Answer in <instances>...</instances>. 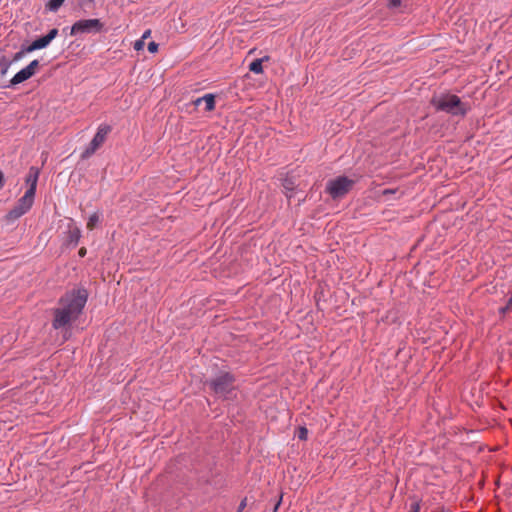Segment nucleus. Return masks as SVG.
Masks as SVG:
<instances>
[{"label":"nucleus","instance_id":"obj_10","mask_svg":"<svg viewBox=\"0 0 512 512\" xmlns=\"http://www.w3.org/2000/svg\"><path fill=\"white\" fill-rule=\"evenodd\" d=\"M39 175H40L39 168L34 167V166L29 168V171L25 178V183L28 186L26 193H30L31 195L35 196Z\"/></svg>","mask_w":512,"mask_h":512},{"label":"nucleus","instance_id":"obj_27","mask_svg":"<svg viewBox=\"0 0 512 512\" xmlns=\"http://www.w3.org/2000/svg\"><path fill=\"white\" fill-rule=\"evenodd\" d=\"M4 183H5L4 174L2 171H0V189L4 186Z\"/></svg>","mask_w":512,"mask_h":512},{"label":"nucleus","instance_id":"obj_20","mask_svg":"<svg viewBox=\"0 0 512 512\" xmlns=\"http://www.w3.org/2000/svg\"><path fill=\"white\" fill-rule=\"evenodd\" d=\"M148 51L150 53H156L158 51V44L156 42H150L148 44Z\"/></svg>","mask_w":512,"mask_h":512},{"label":"nucleus","instance_id":"obj_17","mask_svg":"<svg viewBox=\"0 0 512 512\" xmlns=\"http://www.w3.org/2000/svg\"><path fill=\"white\" fill-rule=\"evenodd\" d=\"M10 67V62L7 61L5 57L2 58V61L0 62V72L1 74H5Z\"/></svg>","mask_w":512,"mask_h":512},{"label":"nucleus","instance_id":"obj_25","mask_svg":"<svg viewBox=\"0 0 512 512\" xmlns=\"http://www.w3.org/2000/svg\"><path fill=\"white\" fill-rule=\"evenodd\" d=\"M150 35H151V30H150V29H148V30H146V31L143 33V35H142L141 39H143V40L145 41L147 38H149V37H150Z\"/></svg>","mask_w":512,"mask_h":512},{"label":"nucleus","instance_id":"obj_28","mask_svg":"<svg viewBox=\"0 0 512 512\" xmlns=\"http://www.w3.org/2000/svg\"><path fill=\"white\" fill-rule=\"evenodd\" d=\"M396 190H392V189H386L383 191V194L386 195V194H392V193H395Z\"/></svg>","mask_w":512,"mask_h":512},{"label":"nucleus","instance_id":"obj_26","mask_svg":"<svg viewBox=\"0 0 512 512\" xmlns=\"http://www.w3.org/2000/svg\"><path fill=\"white\" fill-rule=\"evenodd\" d=\"M86 253H87V250H86V248H85V247H81V248L79 249L78 254H79V256H80V257H84V256L86 255Z\"/></svg>","mask_w":512,"mask_h":512},{"label":"nucleus","instance_id":"obj_4","mask_svg":"<svg viewBox=\"0 0 512 512\" xmlns=\"http://www.w3.org/2000/svg\"><path fill=\"white\" fill-rule=\"evenodd\" d=\"M111 131L112 127L110 125L105 123L100 124L93 139L82 152L81 159L84 160L90 158L100 147H102Z\"/></svg>","mask_w":512,"mask_h":512},{"label":"nucleus","instance_id":"obj_22","mask_svg":"<svg viewBox=\"0 0 512 512\" xmlns=\"http://www.w3.org/2000/svg\"><path fill=\"white\" fill-rule=\"evenodd\" d=\"M246 506H247V498H244L240 502V504L238 506V509H237V512H242L246 508Z\"/></svg>","mask_w":512,"mask_h":512},{"label":"nucleus","instance_id":"obj_19","mask_svg":"<svg viewBox=\"0 0 512 512\" xmlns=\"http://www.w3.org/2000/svg\"><path fill=\"white\" fill-rule=\"evenodd\" d=\"M144 45H145V41L143 39H139V40L135 41L134 49L136 51H140L144 48Z\"/></svg>","mask_w":512,"mask_h":512},{"label":"nucleus","instance_id":"obj_16","mask_svg":"<svg viewBox=\"0 0 512 512\" xmlns=\"http://www.w3.org/2000/svg\"><path fill=\"white\" fill-rule=\"evenodd\" d=\"M297 437L302 440V441H306L307 440V437H308V430L306 427L304 426H301L298 428L297 430Z\"/></svg>","mask_w":512,"mask_h":512},{"label":"nucleus","instance_id":"obj_9","mask_svg":"<svg viewBox=\"0 0 512 512\" xmlns=\"http://www.w3.org/2000/svg\"><path fill=\"white\" fill-rule=\"evenodd\" d=\"M58 35V29H51L47 35L42 36L36 40H34L29 46L25 47V51L27 53L33 52L38 49H42L47 47L51 41L56 38Z\"/></svg>","mask_w":512,"mask_h":512},{"label":"nucleus","instance_id":"obj_15","mask_svg":"<svg viewBox=\"0 0 512 512\" xmlns=\"http://www.w3.org/2000/svg\"><path fill=\"white\" fill-rule=\"evenodd\" d=\"M65 0H50L48 3H47V8L51 11H56L58 10L62 4L64 3Z\"/></svg>","mask_w":512,"mask_h":512},{"label":"nucleus","instance_id":"obj_18","mask_svg":"<svg viewBox=\"0 0 512 512\" xmlns=\"http://www.w3.org/2000/svg\"><path fill=\"white\" fill-rule=\"evenodd\" d=\"M512 311V295L509 297L507 304L505 307L500 309L501 314H506L508 312Z\"/></svg>","mask_w":512,"mask_h":512},{"label":"nucleus","instance_id":"obj_11","mask_svg":"<svg viewBox=\"0 0 512 512\" xmlns=\"http://www.w3.org/2000/svg\"><path fill=\"white\" fill-rule=\"evenodd\" d=\"M202 101L205 102V110L210 112L215 109V96L213 94H206L203 97L197 98L194 105L198 106Z\"/></svg>","mask_w":512,"mask_h":512},{"label":"nucleus","instance_id":"obj_29","mask_svg":"<svg viewBox=\"0 0 512 512\" xmlns=\"http://www.w3.org/2000/svg\"><path fill=\"white\" fill-rule=\"evenodd\" d=\"M280 503H281V499L278 501V503L275 505V508H274V511L273 512H277L279 506H280Z\"/></svg>","mask_w":512,"mask_h":512},{"label":"nucleus","instance_id":"obj_6","mask_svg":"<svg viewBox=\"0 0 512 512\" xmlns=\"http://www.w3.org/2000/svg\"><path fill=\"white\" fill-rule=\"evenodd\" d=\"M34 195L26 193L17 201L16 205L6 215L8 221H14L26 214L34 203Z\"/></svg>","mask_w":512,"mask_h":512},{"label":"nucleus","instance_id":"obj_14","mask_svg":"<svg viewBox=\"0 0 512 512\" xmlns=\"http://www.w3.org/2000/svg\"><path fill=\"white\" fill-rule=\"evenodd\" d=\"M99 220H100L99 214L93 213L88 219V222L86 225L87 229L90 231L93 230L96 227V225L98 224Z\"/></svg>","mask_w":512,"mask_h":512},{"label":"nucleus","instance_id":"obj_24","mask_svg":"<svg viewBox=\"0 0 512 512\" xmlns=\"http://www.w3.org/2000/svg\"><path fill=\"white\" fill-rule=\"evenodd\" d=\"M24 53H27V52L25 51V48H24L22 51L17 52V53L14 55L13 60H14V61H18V60H20V59L22 58V56L24 55Z\"/></svg>","mask_w":512,"mask_h":512},{"label":"nucleus","instance_id":"obj_8","mask_svg":"<svg viewBox=\"0 0 512 512\" xmlns=\"http://www.w3.org/2000/svg\"><path fill=\"white\" fill-rule=\"evenodd\" d=\"M39 67L40 62L38 60L31 61L29 65H27L25 68H23L14 75V77L10 80V84L17 85L28 80L29 78L35 75Z\"/></svg>","mask_w":512,"mask_h":512},{"label":"nucleus","instance_id":"obj_3","mask_svg":"<svg viewBox=\"0 0 512 512\" xmlns=\"http://www.w3.org/2000/svg\"><path fill=\"white\" fill-rule=\"evenodd\" d=\"M355 182L346 176H339L331 179L326 185V192L333 198H342L353 188Z\"/></svg>","mask_w":512,"mask_h":512},{"label":"nucleus","instance_id":"obj_12","mask_svg":"<svg viewBox=\"0 0 512 512\" xmlns=\"http://www.w3.org/2000/svg\"><path fill=\"white\" fill-rule=\"evenodd\" d=\"M270 60V57L269 56H265L263 58H260V59H255L254 61H252L249 65V70L256 73V74H261L263 73V62H267Z\"/></svg>","mask_w":512,"mask_h":512},{"label":"nucleus","instance_id":"obj_1","mask_svg":"<svg viewBox=\"0 0 512 512\" xmlns=\"http://www.w3.org/2000/svg\"><path fill=\"white\" fill-rule=\"evenodd\" d=\"M88 299L86 289H73L60 297L53 309L52 327L56 330L69 326L81 315Z\"/></svg>","mask_w":512,"mask_h":512},{"label":"nucleus","instance_id":"obj_2","mask_svg":"<svg viewBox=\"0 0 512 512\" xmlns=\"http://www.w3.org/2000/svg\"><path fill=\"white\" fill-rule=\"evenodd\" d=\"M432 104L438 111H444L452 115L464 116L468 110L461 99L454 94H444L437 99L434 98Z\"/></svg>","mask_w":512,"mask_h":512},{"label":"nucleus","instance_id":"obj_5","mask_svg":"<svg viewBox=\"0 0 512 512\" xmlns=\"http://www.w3.org/2000/svg\"><path fill=\"white\" fill-rule=\"evenodd\" d=\"M234 383V375L224 372L211 381L210 387L218 396L228 398V396L235 390Z\"/></svg>","mask_w":512,"mask_h":512},{"label":"nucleus","instance_id":"obj_21","mask_svg":"<svg viewBox=\"0 0 512 512\" xmlns=\"http://www.w3.org/2000/svg\"><path fill=\"white\" fill-rule=\"evenodd\" d=\"M401 5V0H388V6L390 8H396Z\"/></svg>","mask_w":512,"mask_h":512},{"label":"nucleus","instance_id":"obj_7","mask_svg":"<svg viewBox=\"0 0 512 512\" xmlns=\"http://www.w3.org/2000/svg\"><path fill=\"white\" fill-rule=\"evenodd\" d=\"M104 24L99 19H83L76 21L71 27V35L79 33H100Z\"/></svg>","mask_w":512,"mask_h":512},{"label":"nucleus","instance_id":"obj_23","mask_svg":"<svg viewBox=\"0 0 512 512\" xmlns=\"http://www.w3.org/2000/svg\"><path fill=\"white\" fill-rule=\"evenodd\" d=\"M420 511V504L419 502L412 503L410 506L409 512H419Z\"/></svg>","mask_w":512,"mask_h":512},{"label":"nucleus","instance_id":"obj_13","mask_svg":"<svg viewBox=\"0 0 512 512\" xmlns=\"http://www.w3.org/2000/svg\"><path fill=\"white\" fill-rule=\"evenodd\" d=\"M68 238L70 242L78 243L80 239V230L73 224L69 225Z\"/></svg>","mask_w":512,"mask_h":512}]
</instances>
